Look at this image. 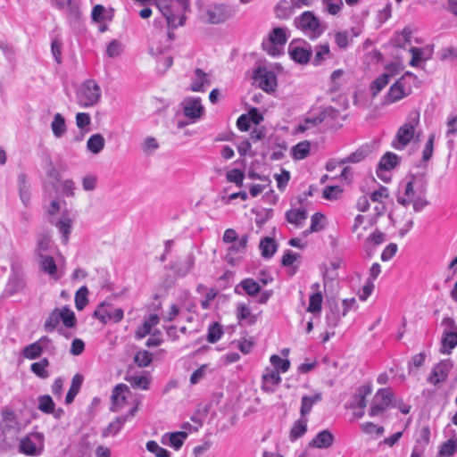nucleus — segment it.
I'll use <instances>...</instances> for the list:
<instances>
[{
    "label": "nucleus",
    "mask_w": 457,
    "mask_h": 457,
    "mask_svg": "<svg viewBox=\"0 0 457 457\" xmlns=\"http://www.w3.org/2000/svg\"><path fill=\"white\" fill-rule=\"evenodd\" d=\"M157 8L162 12L168 29H175L183 26L186 21L185 12L189 8V0H176L177 7L170 4V0H156Z\"/></svg>",
    "instance_id": "f257e3e1"
},
{
    "label": "nucleus",
    "mask_w": 457,
    "mask_h": 457,
    "mask_svg": "<svg viewBox=\"0 0 457 457\" xmlns=\"http://www.w3.org/2000/svg\"><path fill=\"white\" fill-rule=\"evenodd\" d=\"M421 183H427L423 175L410 174L399 184L396 201L399 204L406 207L411 204V200L420 192Z\"/></svg>",
    "instance_id": "f03ea898"
},
{
    "label": "nucleus",
    "mask_w": 457,
    "mask_h": 457,
    "mask_svg": "<svg viewBox=\"0 0 457 457\" xmlns=\"http://www.w3.org/2000/svg\"><path fill=\"white\" fill-rule=\"evenodd\" d=\"M295 26L311 39L320 37L326 30V25L311 11H305L294 21Z\"/></svg>",
    "instance_id": "7ed1b4c3"
},
{
    "label": "nucleus",
    "mask_w": 457,
    "mask_h": 457,
    "mask_svg": "<svg viewBox=\"0 0 457 457\" xmlns=\"http://www.w3.org/2000/svg\"><path fill=\"white\" fill-rule=\"evenodd\" d=\"M420 123V112L412 111L409 113L407 120L398 129L396 135L392 141V147L396 150H403L412 140L415 129Z\"/></svg>",
    "instance_id": "20e7f679"
},
{
    "label": "nucleus",
    "mask_w": 457,
    "mask_h": 457,
    "mask_svg": "<svg viewBox=\"0 0 457 457\" xmlns=\"http://www.w3.org/2000/svg\"><path fill=\"white\" fill-rule=\"evenodd\" d=\"M102 96L99 85L94 79L85 80L76 92L77 104L82 108L95 106Z\"/></svg>",
    "instance_id": "39448f33"
},
{
    "label": "nucleus",
    "mask_w": 457,
    "mask_h": 457,
    "mask_svg": "<svg viewBox=\"0 0 457 457\" xmlns=\"http://www.w3.org/2000/svg\"><path fill=\"white\" fill-rule=\"evenodd\" d=\"M26 426L13 411L5 408L1 411L0 431L4 439L16 437Z\"/></svg>",
    "instance_id": "423d86ee"
},
{
    "label": "nucleus",
    "mask_w": 457,
    "mask_h": 457,
    "mask_svg": "<svg viewBox=\"0 0 457 457\" xmlns=\"http://www.w3.org/2000/svg\"><path fill=\"white\" fill-rule=\"evenodd\" d=\"M45 450V436L41 432H29L20 440L19 453L31 457L40 456Z\"/></svg>",
    "instance_id": "0eeeda50"
},
{
    "label": "nucleus",
    "mask_w": 457,
    "mask_h": 457,
    "mask_svg": "<svg viewBox=\"0 0 457 457\" xmlns=\"http://www.w3.org/2000/svg\"><path fill=\"white\" fill-rule=\"evenodd\" d=\"M443 327L441 337V353L449 354L457 346V324L453 318L445 317L441 321Z\"/></svg>",
    "instance_id": "6e6552de"
},
{
    "label": "nucleus",
    "mask_w": 457,
    "mask_h": 457,
    "mask_svg": "<svg viewBox=\"0 0 457 457\" xmlns=\"http://www.w3.org/2000/svg\"><path fill=\"white\" fill-rule=\"evenodd\" d=\"M44 352L49 355H54L56 353V347L53 340L46 336H43L36 342L26 345L21 350V355L28 360H36L39 358Z\"/></svg>",
    "instance_id": "1a4fd4ad"
},
{
    "label": "nucleus",
    "mask_w": 457,
    "mask_h": 457,
    "mask_svg": "<svg viewBox=\"0 0 457 457\" xmlns=\"http://www.w3.org/2000/svg\"><path fill=\"white\" fill-rule=\"evenodd\" d=\"M93 316L103 324L119 323L124 317V311L112 303L102 302L96 306Z\"/></svg>",
    "instance_id": "9d476101"
},
{
    "label": "nucleus",
    "mask_w": 457,
    "mask_h": 457,
    "mask_svg": "<svg viewBox=\"0 0 457 457\" xmlns=\"http://www.w3.org/2000/svg\"><path fill=\"white\" fill-rule=\"evenodd\" d=\"M411 93V87L405 81L404 77L398 79L388 89L383 98V105L395 104Z\"/></svg>",
    "instance_id": "9b49d317"
},
{
    "label": "nucleus",
    "mask_w": 457,
    "mask_h": 457,
    "mask_svg": "<svg viewBox=\"0 0 457 457\" xmlns=\"http://www.w3.org/2000/svg\"><path fill=\"white\" fill-rule=\"evenodd\" d=\"M393 397L394 393L391 388L378 389L369 411V416L373 418L382 414L390 406Z\"/></svg>",
    "instance_id": "f8f14e48"
},
{
    "label": "nucleus",
    "mask_w": 457,
    "mask_h": 457,
    "mask_svg": "<svg viewBox=\"0 0 457 457\" xmlns=\"http://www.w3.org/2000/svg\"><path fill=\"white\" fill-rule=\"evenodd\" d=\"M253 79L261 89L267 93L274 91L277 87L276 74L264 67H258L253 71Z\"/></svg>",
    "instance_id": "ddd939ff"
},
{
    "label": "nucleus",
    "mask_w": 457,
    "mask_h": 457,
    "mask_svg": "<svg viewBox=\"0 0 457 457\" xmlns=\"http://www.w3.org/2000/svg\"><path fill=\"white\" fill-rule=\"evenodd\" d=\"M453 367V363L450 359L439 361L432 368L427 378V382L435 386H438L441 383L446 381Z\"/></svg>",
    "instance_id": "4468645a"
},
{
    "label": "nucleus",
    "mask_w": 457,
    "mask_h": 457,
    "mask_svg": "<svg viewBox=\"0 0 457 457\" xmlns=\"http://www.w3.org/2000/svg\"><path fill=\"white\" fill-rule=\"evenodd\" d=\"M235 14V11L227 4H212L206 11L208 21L212 24H219L226 21Z\"/></svg>",
    "instance_id": "2eb2a0df"
},
{
    "label": "nucleus",
    "mask_w": 457,
    "mask_h": 457,
    "mask_svg": "<svg viewBox=\"0 0 457 457\" xmlns=\"http://www.w3.org/2000/svg\"><path fill=\"white\" fill-rule=\"evenodd\" d=\"M172 30L173 29H169L166 35L161 32L154 35L149 47L151 54H162L170 47L171 42L174 39V33Z\"/></svg>",
    "instance_id": "dca6fc26"
},
{
    "label": "nucleus",
    "mask_w": 457,
    "mask_h": 457,
    "mask_svg": "<svg viewBox=\"0 0 457 457\" xmlns=\"http://www.w3.org/2000/svg\"><path fill=\"white\" fill-rule=\"evenodd\" d=\"M400 162L399 156L392 152H386L379 160L376 173L385 182L389 180L386 172L394 170Z\"/></svg>",
    "instance_id": "f3484780"
},
{
    "label": "nucleus",
    "mask_w": 457,
    "mask_h": 457,
    "mask_svg": "<svg viewBox=\"0 0 457 457\" xmlns=\"http://www.w3.org/2000/svg\"><path fill=\"white\" fill-rule=\"evenodd\" d=\"M184 115L192 120L199 119L204 112V107L199 96H189L182 103Z\"/></svg>",
    "instance_id": "a211bd4d"
},
{
    "label": "nucleus",
    "mask_w": 457,
    "mask_h": 457,
    "mask_svg": "<svg viewBox=\"0 0 457 457\" xmlns=\"http://www.w3.org/2000/svg\"><path fill=\"white\" fill-rule=\"evenodd\" d=\"M130 394L129 386L123 383L114 386L112 392V411H119L127 403L128 395Z\"/></svg>",
    "instance_id": "6ab92c4d"
},
{
    "label": "nucleus",
    "mask_w": 457,
    "mask_h": 457,
    "mask_svg": "<svg viewBox=\"0 0 457 457\" xmlns=\"http://www.w3.org/2000/svg\"><path fill=\"white\" fill-rule=\"evenodd\" d=\"M288 53L295 62L302 64L307 63L312 55V47L306 43L299 45L298 43L292 42L288 46Z\"/></svg>",
    "instance_id": "aec40b11"
},
{
    "label": "nucleus",
    "mask_w": 457,
    "mask_h": 457,
    "mask_svg": "<svg viewBox=\"0 0 457 457\" xmlns=\"http://www.w3.org/2000/svg\"><path fill=\"white\" fill-rule=\"evenodd\" d=\"M281 381L282 378L278 371L266 368L262 376V390L265 393H274Z\"/></svg>",
    "instance_id": "412c9836"
},
{
    "label": "nucleus",
    "mask_w": 457,
    "mask_h": 457,
    "mask_svg": "<svg viewBox=\"0 0 457 457\" xmlns=\"http://www.w3.org/2000/svg\"><path fill=\"white\" fill-rule=\"evenodd\" d=\"M411 60L410 65L419 67L421 62H425L432 58L434 53V46L428 45L424 47L411 46L410 49Z\"/></svg>",
    "instance_id": "4be33fe9"
},
{
    "label": "nucleus",
    "mask_w": 457,
    "mask_h": 457,
    "mask_svg": "<svg viewBox=\"0 0 457 457\" xmlns=\"http://www.w3.org/2000/svg\"><path fill=\"white\" fill-rule=\"evenodd\" d=\"M248 239L249 237L245 234L243 235L238 241L237 240L235 243H231L232 245L228 248V253L225 257V260L228 263L235 265L239 262L240 258L235 257L234 254L245 253Z\"/></svg>",
    "instance_id": "5701e85b"
},
{
    "label": "nucleus",
    "mask_w": 457,
    "mask_h": 457,
    "mask_svg": "<svg viewBox=\"0 0 457 457\" xmlns=\"http://www.w3.org/2000/svg\"><path fill=\"white\" fill-rule=\"evenodd\" d=\"M211 80L206 72L202 69H195V75L192 79V83L189 89L193 92H204L205 87L210 86Z\"/></svg>",
    "instance_id": "b1692460"
},
{
    "label": "nucleus",
    "mask_w": 457,
    "mask_h": 457,
    "mask_svg": "<svg viewBox=\"0 0 457 457\" xmlns=\"http://www.w3.org/2000/svg\"><path fill=\"white\" fill-rule=\"evenodd\" d=\"M25 285L24 279L18 272H12L4 290V295L12 296L20 292Z\"/></svg>",
    "instance_id": "393cba45"
},
{
    "label": "nucleus",
    "mask_w": 457,
    "mask_h": 457,
    "mask_svg": "<svg viewBox=\"0 0 457 457\" xmlns=\"http://www.w3.org/2000/svg\"><path fill=\"white\" fill-rule=\"evenodd\" d=\"M308 217L304 208H291L286 212V220L295 228H302Z\"/></svg>",
    "instance_id": "a878e982"
},
{
    "label": "nucleus",
    "mask_w": 457,
    "mask_h": 457,
    "mask_svg": "<svg viewBox=\"0 0 457 457\" xmlns=\"http://www.w3.org/2000/svg\"><path fill=\"white\" fill-rule=\"evenodd\" d=\"M52 250V240L51 235L48 232H43L37 235V245L35 248V253L37 257H43L47 253H50Z\"/></svg>",
    "instance_id": "bb28decb"
},
{
    "label": "nucleus",
    "mask_w": 457,
    "mask_h": 457,
    "mask_svg": "<svg viewBox=\"0 0 457 457\" xmlns=\"http://www.w3.org/2000/svg\"><path fill=\"white\" fill-rule=\"evenodd\" d=\"M187 434L184 431H178L173 433H166L162 436V443L170 447H173L175 450H179L184 444V441L187 439Z\"/></svg>",
    "instance_id": "cd10ccee"
},
{
    "label": "nucleus",
    "mask_w": 457,
    "mask_h": 457,
    "mask_svg": "<svg viewBox=\"0 0 457 457\" xmlns=\"http://www.w3.org/2000/svg\"><path fill=\"white\" fill-rule=\"evenodd\" d=\"M333 442L334 436L331 432L325 429L315 436V437L311 441L310 445L320 449H325L331 446Z\"/></svg>",
    "instance_id": "c85d7f7f"
},
{
    "label": "nucleus",
    "mask_w": 457,
    "mask_h": 457,
    "mask_svg": "<svg viewBox=\"0 0 457 457\" xmlns=\"http://www.w3.org/2000/svg\"><path fill=\"white\" fill-rule=\"evenodd\" d=\"M195 261L194 254H188L183 262L173 266L174 274L179 278L186 277L193 270Z\"/></svg>",
    "instance_id": "c756f323"
},
{
    "label": "nucleus",
    "mask_w": 457,
    "mask_h": 457,
    "mask_svg": "<svg viewBox=\"0 0 457 457\" xmlns=\"http://www.w3.org/2000/svg\"><path fill=\"white\" fill-rule=\"evenodd\" d=\"M236 315L238 322L245 321L247 325H253L256 322V316L252 313L247 304L239 303L237 305Z\"/></svg>",
    "instance_id": "7c9ffc66"
},
{
    "label": "nucleus",
    "mask_w": 457,
    "mask_h": 457,
    "mask_svg": "<svg viewBox=\"0 0 457 457\" xmlns=\"http://www.w3.org/2000/svg\"><path fill=\"white\" fill-rule=\"evenodd\" d=\"M241 287L245 294L250 296H255L261 292V286L253 278H247L243 279L236 287L235 293L240 294L238 288Z\"/></svg>",
    "instance_id": "2f4dec72"
},
{
    "label": "nucleus",
    "mask_w": 457,
    "mask_h": 457,
    "mask_svg": "<svg viewBox=\"0 0 457 457\" xmlns=\"http://www.w3.org/2000/svg\"><path fill=\"white\" fill-rule=\"evenodd\" d=\"M55 226L57 227L59 232L62 234V242L63 244H67L71 232L72 219L70 218L69 215L63 214L62 218L56 222Z\"/></svg>",
    "instance_id": "473e14b6"
},
{
    "label": "nucleus",
    "mask_w": 457,
    "mask_h": 457,
    "mask_svg": "<svg viewBox=\"0 0 457 457\" xmlns=\"http://www.w3.org/2000/svg\"><path fill=\"white\" fill-rule=\"evenodd\" d=\"M38 258L40 259V268L45 273L55 279L61 278V275L57 274V266L52 256L45 254L43 257Z\"/></svg>",
    "instance_id": "72a5a7b5"
},
{
    "label": "nucleus",
    "mask_w": 457,
    "mask_h": 457,
    "mask_svg": "<svg viewBox=\"0 0 457 457\" xmlns=\"http://www.w3.org/2000/svg\"><path fill=\"white\" fill-rule=\"evenodd\" d=\"M83 380H84V377L79 373H77L73 376V378L71 379V384L70 389L65 396V403L66 404H71L74 401V398L79 394V392L81 388Z\"/></svg>",
    "instance_id": "f704fd0d"
},
{
    "label": "nucleus",
    "mask_w": 457,
    "mask_h": 457,
    "mask_svg": "<svg viewBox=\"0 0 457 457\" xmlns=\"http://www.w3.org/2000/svg\"><path fill=\"white\" fill-rule=\"evenodd\" d=\"M322 400V395L317 393L313 395H303L301 399L300 413L302 417L308 415L312 409V406Z\"/></svg>",
    "instance_id": "c9c22d12"
},
{
    "label": "nucleus",
    "mask_w": 457,
    "mask_h": 457,
    "mask_svg": "<svg viewBox=\"0 0 457 457\" xmlns=\"http://www.w3.org/2000/svg\"><path fill=\"white\" fill-rule=\"evenodd\" d=\"M91 17L94 21L98 23L111 21L113 17V10H106L104 5L96 4L93 7Z\"/></svg>",
    "instance_id": "e433bc0d"
},
{
    "label": "nucleus",
    "mask_w": 457,
    "mask_h": 457,
    "mask_svg": "<svg viewBox=\"0 0 457 457\" xmlns=\"http://www.w3.org/2000/svg\"><path fill=\"white\" fill-rule=\"evenodd\" d=\"M51 129L55 137H62L67 130L65 119L61 113H55L51 123Z\"/></svg>",
    "instance_id": "4c0bfd02"
},
{
    "label": "nucleus",
    "mask_w": 457,
    "mask_h": 457,
    "mask_svg": "<svg viewBox=\"0 0 457 457\" xmlns=\"http://www.w3.org/2000/svg\"><path fill=\"white\" fill-rule=\"evenodd\" d=\"M127 421V416L117 417L102 432L103 437L117 435Z\"/></svg>",
    "instance_id": "58836bf2"
},
{
    "label": "nucleus",
    "mask_w": 457,
    "mask_h": 457,
    "mask_svg": "<svg viewBox=\"0 0 457 457\" xmlns=\"http://www.w3.org/2000/svg\"><path fill=\"white\" fill-rule=\"evenodd\" d=\"M325 119V114L323 112L320 113L317 116H309L305 118L302 122L299 123L297 127L298 132H304L308 129H313L319 124L322 123Z\"/></svg>",
    "instance_id": "ea45409f"
},
{
    "label": "nucleus",
    "mask_w": 457,
    "mask_h": 457,
    "mask_svg": "<svg viewBox=\"0 0 457 457\" xmlns=\"http://www.w3.org/2000/svg\"><path fill=\"white\" fill-rule=\"evenodd\" d=\"M278 245L271 237H266L260 242V249L264 258H271L275 254Z\"/></svg>",
    "instance_id": "a19ab883"
},
{
    "label": "nucleus",
    "mask_w": 457,
    "mask_h": 457,
    "mask_svg": "<svg viewBox=\"0 0 457 457\" xmlns=\"http://www.w3.org/2000/svg\"><path fill=\"white\" fill-rule=\"evenodd\" d=\"M104 138L101 134H94L87 139V148L89 152L96 154L104 149Z\"/></svg>",
    "instance_id": "79ce46f5"
},
{
    "label": "nucleus",
    "mask_w": 457,
    "mask_h": 457,
    "mask_svg": "<svg viewBox=\"0 0 457 457\" xmlns=\"http://www.w3.org/2000/svg\"><path fill=\"white\" fill-rule=\"evenodd\" d=\"M427 183H421L419 194L411 200L413 210L416 212H421L428 204L426 199Z\"/></svg>",
    "instance_id": "37998d69"
},
{
    "label": "nucleus",
    "mask_w": 457,
    "mask_h": 457,
    "mask_svg": "<svg viewBox=\"0 0 457 457\" xmlns=\"http://www.w3.org/2000/svg\"><path fill=\"white\" fill-rule=\"evenodd\" d=\"M224 335L222 326L218 322H213L209 325L206 340L211 344L217 343Z\"/></svg>",
    "instance_id": "c03bdc74"
},
{
    "label": "nucleus",
    "mask_w": 457,
    "mask_h": 457,
    "mask_svg": "<svg viewBox=\"0 0 457 457\" xmlns=\"http://www.w3.org/2000/svg\"><path fill=\"white\" fill-rule=\"evenodd\" d=\"M49 364V361L46 358H43L39 361L32 363L30 370L38 378L45 379L49 377V372L46 370Z\"/></svg>",
    "instance_id": "a18cd8bd"
},
{
    "label": "nucleus",
    "mask_w": 457,
    "mask_h": 457,
    "mask_svg": "<svg viewBox=\"0 0 457 457\" xmlns=\"http://www.w3.org/2000/svg\"><path fill=\"white\" fill-rule=\"evenodd\" d=\"M307 431V420H296L290 429L289 438L292 442L297 440L303 436Z\"/></svg>",
    "instance_id": "49530a36"
},
{
    "label": "nucleus",
    "mask_w": 457,
    "mask_h": 457,
    "mask_svg": "<svg viewBox=\"0 0 457 457\" xmlns=\"http://www.w3.org/2000/svg\"><path fill=\"white\" fill-rule=\"evenodd\" d=\"M322 301L323 296L320 292H315L310 295L309 298V305L307 307V312L316 314L320 313L322 309Z\"/></svg>",
    "instance_id": "de8ad7c7"
},
{
    "label": "nucleus",
    "mask_w": 457,
    "mask_h": 457,
    "mask_svg": "<svg viewBox=\"0 0 457 457\" xmlns=\"http://www.w3.org/2000/svg\"><path fill=\"white\" fill-rule=\"evenodd\" d=\"M61 318L59 308L54 309L44 323V329L49 333L54 332L59 325Z\"/></svg>",
    "instance_id": "09e8293b"
},
{
    "label": "nucleus",
    "mask_w": 457,
    "mask_h": 457,
    "mask_svg": "<svg viewBox=\"0 0 457 457\" xmlns=\"http://www.w3.org/2000/svg\"><path fill=\"white\" fill-rule=\"evenodd\" d=\"M293 5L291 2H287V0H281L275 7L276 16L279 19H287L292 15L293 12Z\"/></svg>",
    "instance_id": "8fccbe9b"
},
{
    "label": "nucleus",
    "mask_w": 457,
    "mask_h": 457,
    "mask_svg": "<svg viewBox=\"0 0 457 457\" xmlns=\"http://www.w3.org/2000/svg\"><path fill=\"white\" fill-rule=\"evenodd\" d=\"M315 55L312 63L315 66L320 65L324 60L329 55V46L328 44L318 45L314 48Z\"/></svg>",
    "instance_id": "3c124183"
},
{
    "label": "nucleus",
    "mask_w": 457,
    "mask_h": 457,
    "mask_svg": "<svg viewBox=\"0 0 457 457\" xmlns=\"http://www.w3.org/2000/svg\"><path fill=\"white\" fill-rule=\"evenodd\" d=\"M269 41L277 45L285 46L287 41V29L285 28H275L269 35Z\"/></svg>",
    "instance_id": "603ef678"
},
{
    "label": "nucleus",
    "mask_w": 457,
    "mask_h": 457,
    "mask_svg": "<svg viewBox=\"0 0 457 457\" xmlns=\"http://www.w3.org/2000/svg\"><path fill=\"white\" fill-rule=\"evenodd\" d=\"M59 314L62 316L61 321H62L66 328H73L76 325L77 319L75 313L67 306L59 309Z\"/></svg>",
    "instance_id": "864d4df0"
},
{
    "label": "nucleus",
    "mask_w": 457,
    "mask_h": 457,
    "mask_svg": "<svg viewBox=\"0 0 457 457\" xmlns=\"http://www.w3.org/2000/svg\"><path fill=\"white\" fill-rule=\"evenodd\" d=\"M310 153V144L307 141L300 142L292 148V155L295 160H303Z\"/></svg>",
    "instance_id": "5fc2aeb1"
},
{
    "label": "nucleus",
    "mask_w": 457,
    "mask_h": 457,
    "mask_svg": "<svg viewBox=\"0 0 457 457\" xmlns=\"http://www.w3.org/2000/svg\"><path fill=\"white\" fill-rule=\"evenodd\" d=\"M270 361L272 366L275 368V371H278V374L287 372L290 368V361L287 359H283L277 354H273L270 358Z\"/></svg>",
    "instance_id": "6e6d98bb"
},
{
    "label": "nucleus",
    "mask_w": 457,
    "mask_h": 457,
    "mask_svg": "<svg viewBox=\"0 0 457 457\" xmlns=\"http://www.w3.org/2000/svg\"><path fill=\"white\" fill-rule=\"evenodd\" d=\"M390 80V75L383 73L379 75L370 85V90L373 96H377L388 83Z\"/></svg>",
    "instance_id": "4d7b16f0"
},
{
    "label": "nucleus",
    "mask_w": 457,
    "mask_h": 457,
    "mask_svg": "<svg viewBox=\"0 0 457 457\" xmlns=\"http://www.w3.org/2000/svg\"><path fill=\"white\" fill-rule=\"evenodd\" d=\"M54 407H55V403L49 395H44L38 397L37 408L43 413L50 414V412L54 411Z\"/></svg>",
    "instance_id": "13d9d810"
},
{
    "label": "nucleus",
    "mask_w": 457,
    "mask_h": 457,
    "mask_svg": "<svg viewBox=\"0 0 457 457\" xmlns=\"http://www.w3.org/2000/svg\"><path fill=\"white\" fill-rule=\"evenodd\" d=\"M369 154V150L367 148H359L355 152L349 154L346 158L342 159L339 163L345 164L346 162L357 163L361 162L366 158Z\"/></svg>",
    "instance_id": "bf43d9fd"
},
{
    "label": "nucleus",
    "mask_w": 457,
    "mask_h": 457,
    "mask_svg": "<svg viewBox=\"0 0 457 457\" xmlns=\"http://www.w3.org/2000/svg\"><path fill=\"white\" fill-rule=\"evenodd\" d=\"M133 388L147 390L150 385V379L145 376H131L126 378Z\"/></svg>",
    "instance_id": "052dcab7"
},
{
    "label": "nucleus",
    "mask_w": 457,
    "mask_h": 457,
    "mask_svg": "<svg viewBox=\"0 0 457 457\" xmlns=\"http://www.w3.org/2000/svg\"><path fill=\"white\" fill-rule=\"evenodd\" d=\"M88 290L87 287H81L75 295V306L77 310L81 311L88 303L87 299Z\"/></svg>",
    "instance_id": "680f3d73"
},
{
    "label": "nucleus",
    "mask_w": 457,
    "mask_h": 457,
    "mask_svg": "<svg viewBox=\"0 0 457 457\" xmlns=\"http://www.w3.org/2000/svg\"><path fill=\"white\" fill-rule=\"evenodd\" d=\"M226 179L230 183H235L237 187H243L245 173L239 169H232L226 173Z\"/></svg>",
    "instance_id": "e2e57ef3"
},
{
    "label": "nucleus",
    "mask_w": 457,
    "mask_h": 457,
    "mask_svg": "<svg viewBox=\"0 0 457 457\" xmlns=\"http://www.w3.org/2000/svg\"><path fill=\"white\" fill-rule=\"evenodd\" d=\"M146 450L156 457H170L171 453L165 448L161 447L157 442L151 440L146 443Z\"/></svg>",
    "instance_id": "0e129e2a"
},
{
    "label": "nucleus",
    "mask_w": 457,
    "mask_h": 457,
    "mask_svg": "<svg viewBox=\"0 0 457 457\" xmlns=\"http://www.w3.org/2000/svg\"><path fill=\"white\" fill-rule=\"evenodd\" d=\"M324 215L321 212H315L311 218V226L309 229H307L304 233L307 235L309 233L318 232L323 228V225H321V221L324 220Z\"/></svg>",
    "instance_id": "69168bd1"
},
{
    "label": "nucleus",
    "mask_w": 457,
    "mask_h": 457,
    "mask_svg": "<svg viewBox=\"0 0 457 457\" xmlns=\"http://www.w3.org/2000/svg\"><path fill=\"white\" fill-rule=\"evenodd\" d=\"M437 55L443 62L455 60L457 59V48L454 46L444 47L437 52Z\"/></svg>",
    "instance_id": "338daca9"
},
{
    "label": "nucleus",
    "mask_w": 457,
    "mask_h": 457,
    "mask_svg": "<svg viewBox=\"0 0 457 457\" xmlns=\"http://www.w3.org/2000/svg\"><path fill=\"white\" fill-rule=\"evenodd\" d=\"M342 192L343 190L338 186H328L324 188L322 196L327 200H337Z\"/></svg>",
    "instance_id": "774afa93"
}]
</instances>
